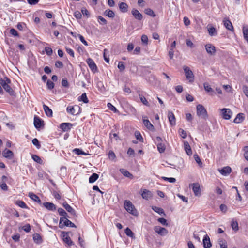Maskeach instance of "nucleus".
<instances>
[{
  "mask_svg": "<svg viewBox=\"0 0 248 248\" xmlns=\"http://www.w3.org/2000/svg\"><path fill=\"white\" fill-rule=\"evenodd\" d=\"M11 83V80L7 77H5L3 78H0V84L4 90L7 92L11 96H15V92L10 86L9 84Z\"/></svg>",
  "mask_w": 248,
  "mask_h": 248,
  "instance_id": "obj_1",
  "label": "nucleus"
},
{
  "mask_svg": "<svg viewBox=\"0 0 248 248\" xmlns=\"http://www.w3.org/2000/svg\"><path fill=\"white\" fill-rule=\"evenodd\" d=\"M66 111L71 115H78L81 112V108L78 105L68 106L66 108Z\"/></svg>",
  "mask_w": 248,
  "mask_h": 248,
  "instance_id": "obj_2",
  "label": "nucleus"
},
{
  "mask_svg": "<svg viewBox=\"0 0 248 248\" xmlns=\"http://www.w3.org/2000/svg\"><path fill=\"white\" fill-rule=\"evenodd\" d=\"M124 207L125 210L129 213L136 215L137 211L135 209L134 206L130 201L125 200L124 202Z\"/></svg>",
  "mask_w": 248,
  "mask_h": 248,
  "instance_id": "obj_3",
  "label": "nucleus"
},
{
  "mask_svg": "<svg viewBox=\"0 0 248 248\" xmlns=\"http://www.w3.org/2000/svg\"><path fill=\"white\" fill-rule=\"evenodd\" d=\"M64 226L76 227V225L66 217H61L59 222V227L62 228Z\"/></svg>",
  "mask_w": 248,
  "mask_h": 248,
  "instance_id": "obj_4",
  "label": "nucleus"
},
{
  "mask_svg": "<svg viewBox=\"0 0 248 248\" xmlns=\"http://www.w3.org/2000/svg\"><path fill=\"white\" fill-rule=\"evenodd\" d=\"M183 69L186 79L189 80V82H193L194 79V76L192 71L186 66H184Z\"/></svg>",
  "mask_w": 248,
  "mask_h": 248,
  "instance_id": "obj_5",
  "label": "nucleus"
},
{
  "mask_svg": "<svg viewBox=\"0 0 248 248\" xmlns=\"http://www.w3.org/2000/svg\"><path fill=\"white\" fill-rule=\"evenodd\" d=\"M197 115L198 116H202L203 118H206L207 117V112L204 107V106L201 104H198L197 106Z\"/></svg>",
  "mask_w": 248,
  "mask_h": 248,
  "instance_id": "obj_6",
  "label": "nucleus"
},
{
  "mask_svg": "<svg viewBox=\"0 0 248 248\" xmlns=\"http://www.w3.org/2000/svg\"><path fill=\"white\" fill-rule=\"evenodd\" d=\"M221 115L223 119L229 120L232 114V111L229 108H224L220 109Z\"/></svg>",
  "mask_w": 248,
  "mask_h": 248,
  "instance_id": "obj_7",
  "label": "nucleus"
},
{
  "mask_svg": "<svg viewBox=\"0 0 248 248\" xmlns=\"http://www.w3.org/2000/svg\"><path fill=\"white\" fill-rule=\"evenodd\" d=\"M61 236L63 241L68 246H70L74 244L73 241L71 240V238L69 236L68 232L63 231L62 232Z\"/></svg>",
  "mask_w": 248,
  "mask_h": 248,
  "instance_id": "obj_8",
  "label": "nucleus"
},
{
  "mask_svg": "<svg viewBox=\"0 0 248 248\" xmlns=\"http://www.w3.org/2000/svg\"><path fill=\"white\" fill-rule=\"evenodd\" d=\"M193 192L196 196L199 197L201 195V190L200 184L198 183H193L191 185Z\"/></svg>",
  "mask_w": 248,
  "mask_h": 248,
  "instance_id": "obj_9",
  "label": "nucleus"
},
{
  "mask_svg": "<svg viewBox=\"0 0 248 248\" xmlns=\"http://www.w3.org/2000/svg\"><path fill=\"white\" fill-rule=\"evenodd\" d=\"M154 230L157 233L161 236H165L168 233V231L166 228L160 226H155L154 227Z\"/></svg>",
  "mask_w": 248,
  "mask_h": 248,
  "instance_id": "obj_10",
  "label": "nucleus"
},
{
  "mask_svg": "<svg viewBox=\"0 0 248 248\" xmlns=\"http://www.w3.org/2000/svg\"><path fill=\"white\" fill-rule=\"evenodd\" d=\"M86 62L89 67L93 72L94 73L97 71V67L93 59L91 58H88Z\"/></svg>",
  "mask_w": 248,
  "mask_h": 248,
  "instance_id": "obj_11",
  "label": "nucleus"
},
{
  "mask_svg": "<svg viewBox=\"0 0 248 248\" xmlns=\"http://www.w3.org/2000/svg\"><path fill=\"white\" fill-rule=\"evenodd\" d=\"M205 49L208 54L214 55L216 53V48L214 46L211 44H207L205 46Z\"/></svg>",
  "mask_w": 248,
  "mask_h": 248,
  "instance_id": "obj_12",
  "label": "nucleus"
},
{
  "mask_svg": "<svg viewBox=\"0 0 248 248\" xmlns=\"http://www.w3.org/2000/svg\"><path fill=\"white\" fill-rule=\"evenodd\" d=\"M73 124L70 123H62L61 124L60 128L64 132L69 131L72 127Z\"/></svg>",
  "mask_w": 248,
  "mask_h": 248,
  "instance_id": "obj_13",
  "label": "nucleus"
},
{
  "mask_svg": "<svg viewBox=\"0 0 248 248\" xmlns=\"http://www.w3.org/2000/svg\"><path fill=\"white\" fill-rule=\"evenodd\" d=\"M219 172L223 176H228L232 172V169L229 166L224 167L222 169H218Z\"/></svg>",
  "mask_w": 248,
  "mask_h": 248,
  "instance_id": "obj_14",
  "label": "nucleus"
},
{
  "mask_svg": "<svg viewBox=\"0 0 248 248\" xmlns=\"http://www.w3.org/2000/svg\"><path fill=\"white\" fill-rule=\"evenodd\" d=\"M43 121L41 118L37 116H35L34 118V125L36 128L39 129L43 126Z\"/></svg>",
  "mask_w": 248,
  "mask_h": 248,
  "instance_id": "obj_15",
  "label": "nucleus"
},
{
  "mask_svg": "<svg viewBox=\"0 0 248 248\" xmlns=\"http://www.w3.org/2000/svg\"><path fill=\"white\" fill-rule=\"evenodd\" d=\"M141 196L144 199L148 200L153 197V194L150 191L144 189L142 191Z\"/></svg>",
  "mask_w": 248,
  "mask_h": 248,
  "instance_id": "obj_16",
  "label": "nucleus"
},
{
  "mask_svg": "<svg viewBox=\"0 0 248 248\" xmlns=\"http://www.w3.org/2000/svg\"><path fill=\"white\" fill-rule=\"evenodd\" d=\"M131 13L137 20H141L143 18L142 15L136 9H133L131 11Z\"/></svg>",
  "mask_w": 248,
  "mask_h": 248,
  "instance_id": "obj_17",
  "label": "nucleus"
},
{
  "mask_svg": "<svg viewBox=\"0 0 248 248\" xmlns=\"http://www.w3.org/2000/svg\"><path fill=\"white\" fill-rule=\"evenodd\" d=\"M203 245L204 248H210L212 246L210 238L207 234L203 238Z\"/></svg>",
  "mask_w": 248,
  "mask_h": 248,
  "instance_id": "obj_18",
  "label": "nucleus"
},
{
  "mask_svg": "<svg viewBox=\"0 0 248 248\" xmlns=\"http://www.w3.org/2000/svg\"><path fill=\"white\" fill-rule=\"evenodd\" d=\"M2 155L3 157L8 159H12L14 157L13 153L6 148L3 151Z\"/></svg>",
  "mask_w": 248,
  "mask_h": 248,
  "instance_id": "obj_19",
  "label": "nucleus"
},
{
  "mask_svg": "<svg viewBox=\"0 0 248 248\" xmlns=\"http://www.w3.org/2000/svg\"><path fill=\"white\" fill-rule=\"evenodd\" d=\"M208 33L211 36H215L217 34V32L215 27L212 26L211 25H208L207 26Z\"/></svg>",
  "mask_w": 248,
  "mask_h": 248,
  "instance_id": "obj_20",
  "label": "nucleus"
},
{
  "mask_svg": "<svg viewBox=\"0 0 248 248\" xmlns=\"http://www.w3.org/2000/svg\"><path fill=\"white\" fill-rule=\"evenodd\" d=\"M168 117L170 125H175L176 124L175 118L173 113L169 111L168 113Z\"/></svg>",
  "mask_w": 248,
  "mask_h": 248,
  "instance_id": "obj_21",
  "label": "nucleus"
},
{
  "mask_svg": "<svg viewBox=\"0 0 248 248\" xmlns=\"http://www.w3.org/2000/svg\"><path fill=\"white\" fill-rule=\"evenodd\" d=\"M43 205L47 209L50 211H54L56 209L55 205L51 202H44L43 203Z\"/></svg>",
  "mask_w": 248,
  "mask_h": 248,
  "instance_id": "obj_22",
  "label": "nucleus"
},
{
  "mask_svg": "<svg viewBox=\"0 0 248 248\" xmlns=\"http://www.w3.org/2000/svg\"><path fill=\"white\" fill-rule=\"evenodd\" d=\"M43 108L45 112V114L46 116H47L49 117H52L53 112L51 108H50L47 106L45 104L43 105Z\"/></svg>",
  "mask_w": 248,
  "mask_h": 248,
  "instance_id": "obj_23",
  "label": "nucleus"
},
{
  "mask_svg": "<svg viewBox=\"0 0 248 248\" xmlns=\"http://www.w3.org/2000/svg\"><path fill=\"white\" fill-rule=\"evenodd\" d=\"M184 146L186 154L189 155H191L192 154V150L191 149L190 146L187 141H185L184 142Z\"/></svg>",
  "mask_w": 248,
  "mask_h": 248,
  "instance_id": "obj_24",
  "label": "nucleus"
},
{
  "mask_svg": "<svg viewBox=\"0 0 248 248\" xmlns=\"http://www.w3.org/2000/svg\"><path fill=\"white\" fill-rule=\"evenodd\" d=\"M143 123L144 125L150 130L153 131L154 130V127L151 122L147 119H143Z\"/></svg>",
  "mask_w": 248,
  "mask_h": 248,
  "instance_id": "obj_25",
  "label": "nucleus"
},
{
  "mask_svg": "<svg viewBox=\"0 0 248 248\" xmlns=\"http://www.w3.org/2000/svg\"><path fill=\"white\" fill-rule=\"evenodd\" d=\"M63 206L66 210V211L69 212L72 215H75L76 212L73 208L70 206L67 202H64L62 204Z\"/></svg>",
  "mask_w": 248,
  "mask_h": 248,
  "instance_id": "obj_26",
  "label": "nucleus"
},
{
  "mask_svg": "<svg viewBox=\"0 0 248 248\" xmlns=\"http://www.w3.org/2000/svg\"><path fill=\"white\" fill-rule=\"evenodd\" d=\"M29 196L31 199H32L34 202H37V203H39L40 204H41V201L40 198L36 194H35L33 193H29Z\"/></svg>",
  "mask_w": 248,
  "mask_h": 248,
  "instance_id": "obj_27",
  "label": "nucleus"
},
{
  "mask_svg": "<svg viewBox=\"0 0 248 248\" xmlns=\"http://www.w3.org/2000/svg\"><path fill=\"white\" fill-rule=\"evenodd\" d=\"M120 171L121 173L125 177H127L131 179L133 178V175L130 173L129 171H128L124 169H121L120 170Z\"/></svg>",
  "mask_w": 248,
  "mask_h": 248,
  "instance_id": "obj_28",
  "label": "nucleus"
},
{
  "mask_svg": "<svg viewBox=\"0 0 248 248\" xmlns=\"http://www.w3.org/2000/svg\"><path fill=\"white\" fill-rule=\"evenodd\" d=\"M224 26L228 30L232 31L233 30V26L231 23V22L229 20H225L223 21Z\"/></svg>",
  "mask_w": 248,
  "mask_h": 248,
  "instance_id": "obj_29",
  "label": "nucleus"
},
{
  "mask_svg": "<svg viewBox=\"0 0 248 248\" xmlns=\"http://www.w3.org/2000/svg\"><path fill=\"white\" fill-rule=\"evenodd\" d=\"M243 113H239L237 115L236 117L233 120V122L236 124H239L241 123L244 120V117L243 116Z\"/></svg>",
  "mask_w": 248,
  "mask_h": 248,
  "instance_id": "obj_30",
  "label": "nucleus"
},
{
  "mask_svg": "<svg viewBox=\"0 0 248 248\" xmlns=\"http://www.w3.org/2000/svg\"><path fill=\"white\" fill-rule=\"evenodd\" d=\"M152 209L155 212L157 213L160 215L165 216V214L164 210L160 207H158L155 206H153Z\"/></svg>",
  "mask_w": 248,
  "mask_h": 248,
  "instance_id": "obj_31",
  "label": "nucleus"
},
{
  "mask_svg": "<svg viewBox=\"0 0 248 248\" xmlns=\"http://www.w3.org/2000/svg\"><path fill=\"white\" fill-rule=\"evenodd\" d=\"M243 33L245 39L248 43V28L246 25L243 26Z\"/></svg>",
  "mask_w": 248,
  "mask_h": 248,
  "instance_id": "obj_32",
  "label": "nucleus"
},
{
  "mask_svg": "<svg viewBox=\"0 0 248 248\" xmlns=\"http://www.w3.org/2000/svg\"><path fill=\"white\" fill-rule=\"evenodd\" d=\"M119 8L122 12L125 13L127 11L128 5L126 3L121 2L119 4Z\"/></svg>",
  "mask_w": 248,
  "mask_h": 248,
  "instance_id": "obj_33",
  "label": "nucleus"
},
{
  "mask_svg": "<svg viewBox=\"0 0 248 248\" xmlns=\"http://www.w3.org/2000/svg\"><path fill=\"white\" fill-rule=\"evenodd\" d=\"M78 101H82L84 103H87L89 102V100L87 97L86 93H83L82 94V95L78 97Z\"/></svg>",
  "mask_w": 248,
  "mask_h": 248,
  "instance_id": "obj_34",
  "label": "nucleus"
},
{
  "mask_svg": "<svg viewBox=\"0 0 248 248\" xmlns=\"http://www.w3.org/2000/svg\"><path fill=\"white\" fill-rule=\"evenodd\" d=\"M99 177V175L95 173H93L89 178V182L90 183H94Z\"/></svg>",
  "mask_w": 248,
  "mask_h": 248,
  "instance_id": "obj_35",
  "label": "nucleus"
},
{
  "mask_svg": "<svg viewBox=\"0 0 248 248\" xmlns=\"http://www.w3.org/2000/svg\"><path fill=\"white\" fill-rule=\"evenodd\" d=\"M33 239L34 241L37 244H40L42 242L41 237L39 234L36 233L33 235Z\"/></svg>",
  "mask_w": 248,
  "mask_h": 248,
  "instance_id": "obj_36",
  "label": "nucleus"
},
{
  "mask_svg": "<svg viewBox=\"0 0 248 248\" xmlns=\"http://www.w3.org/2000/svg\"><path fill=\"white\" fill-rule=\"evenodd\" d=\"M104 15L110 18H113L115 16L114 12L111 10H106L104 12Z\"/></svg>",
  "mask_w": 248,
  "mask_h": 248,
  "instance_id": "obj_37",
  "label": "nucleus"
},
{
  "mask_svg": "<svg viewBox=\"0 0 248 248\" xmlns=\"http://www.w3.org/2000/svg\"><path fill=\"white\" fill-rule=\"evenodd\" d=\"M231 227L235 231H237L239 229L238 222L236 220H232L231 221Z\"/></svg>",
  "mask_w": 248,
  "mask_h": 248,
  "instance_id": "obj_38",
  "label": "nucleus"
},
{
  "mask_svg": "<svg viewBox=\"0 0 248 248\" xmlns=\"http://www.w3.org/2000/svg\"><path fill=\"white\" fill-rule=\"evenodd\" d=\"M157 149L159 153H163L165 150V146L162 143H159L157 144Z\"/></svg>",
  "mask_w": 248,
  "mask_h": 248,
  "instance_id": "obj_39",
  "label": "nucleus"
},
{
  "mask_svg": "<svg viewBox=\"0 0 248 248\" xmlns=\"http://www.w3.org/2000/svg\"><path fill=\"white\" fill-rule=\"evenodd\" d=\"M16 204L18 206L22 208H27V206L26 203L21 200H17L16 202Z\"/></svg>",
  "mask_w": 248,
  "mask_h": 248,
  "instance_id": "obj_40",
  "label": "nucleus"
},
{
  "mask_svg": "<svg viewBox=\"0 0 248 248\" xmlns=\"http://www.w3.org/2000/svg\"><path fill=\"white\" fill-rule=\"evenodd\" d=\"M125 233L126 234L127 236L130 237H133L134 236V233L132 232L130 229L129 228H126L124 230Z\"/></svg>",
  "mask_w": 248,
  "mask_h": 248,
  "instance_id": "obj_41",
  "label": "nucleus"
},
{
  "mask_svg": "<svg viewBox=\"0 0 248 248\" xmlns=\"http://www.w3.org/2000/svg\"><path fill=\"white\" fill-rule=\"evenodd\" d=\"M145 13L146 14L152 17L155 16V14L154 13V11L150 8H147L145 9Z\"/></svg>",
  "mask_w": 248,
  "mask_h": 248,
  "instance_id": "obj_42",
  "label": "nucleus"
},
{
  "mask_svg": "<svg viewBox=\"0 0 248 248\" xmlns=\"http://www.w3.org/2000/svg\"><path fill=\"white\" fill-rule=\"evenodd\" d=\"M135 136L136 138V139L139 140L140 141L143 142V139L140 134V133L138 131H136L135 132Z\"/></svg>",
  "mask_w": 248,
  "mask_h": 248,
  "instance_id": "obj_43",
  "label": "nucleus"
},
{
  "mask_svg": "<svg viewBox=\"0 0 248 248\" xmlns=\"http://www.w3.org/2000/svg\"><path fill=\"white\" fill-rule=\"evenodd\" d=\"M58 211L59 212V215L63 217H65L66 216H67V213L62 208H58Z\"/></svg>",
  "mask_w": 248,
  "mask_h": 248,
  "instance_id": "obj_44",
  "label": "nucleus"
},
{
  "mask_svg": "<svg viewBox=\"0 0 248 248\" xmlns=\"http://www.w3.org/2000/svg\"><path fill=\"white\" fill-rule=\"evenodd\" d=\"M31 157H32V159L35 162H36L38 163H40V164H41L42 163L41 159L40 158V157L39 156H38L37 155H32Z\"/></svg>",
  "mask_w": 248,
  "mask_h": 248,
  "instance_id": "obj_45",
  "label": "nucleus"
},
{
  "mask_svg": "<svg viewBox=\"0 0 248 248\" xmlns=\"http://www.w3.org/2000/svg\"><path fill=\"white\" fill-rule=\"evenodd\" d=\"M32 144L36 147L37 149H40L41 145L37 139L34 138L32 140Z\"/></svg>",
  "mask_w": 248,
  "mask_h": 248,
  "instance_id": "obj_46",
  "label": "nucleus"
},
{
  "mask_svg": "<svg viewBox=\"0 0 248 248\" xmlns=\"http://www.w3.org/2000/svg\"><path fill=\"white\" fill-rule=\"evenodd\" d=\"M46 85L48 89L49 90H52L54 87V83L50 80H48L47 81Z\"/></svg>",
  "mask_w": 248,
  "mask_h": 248,
  "instance_id": "obj_47",
  "label": "nucleus"
},
{
  "mask_svg": "<svg viewBox=\"0 0 248 248\" xmlns=\"http://www.w3.org/2000/svg\"><path fill=\"white\" fill-rule=\"evenodd\" d=\"M74 152L77 155H87V154L84 152L83 151H82L81 149L78 148H75L74 149Z\"/></svg>",
  "mask_w": 248,
  "mask_h": 248,
  "instance_id": "obj_48",
  "label": "nucleus"
},
{
  "mask_svg": "<svg viewBox=\"0 0 248 248\" xmlns=\"http://www.w3.org/2000/svg\"><path fill=\"white\" fill-rule=\"evenodd\" d=\"M178 132L180 134V135L183 138V139H185L187 137V134L186 132L182 128H180L178 130Z\"/></svg>",
  "mask_w": 248,
  "mask_h": 248,
  "instance_id": "obj_49",
  "label": "nucleus"
},
{
  "mask_svg": "<svg viewBox=\"0 0 248 248\" xmlns=\"http://www.w3.org/2000/svg\"><path fill=\"white\" fill-rule=\"evenodd\" d=\"M203 86L206 92L210 93L213 91V89L207 83H204Z\"/></svg>",
  "mask_w": 248,
  "mask_h": 248,
  "instance_id": "obj_50",
  "label": "nucleus"
},
{
  "mask_svg": "<svg viewBox=\"0 0 248 248\" xmlns=\"http://www.w3.org/2000/svg\"><path fill=\"white\" fill-rule=\"evenodd\" d=\"M98 21L100 24L102 25H106L107 23V20L101 16H99L98 17Z\"/></svg>",
  "mask_w": 248,
  "mask_h": 248,
  "instance_id": "obj_51",
  "label": "nucleus"
},
{
  "mask_svg": "<svg viewBox=\"0 0 248 248\" xmlns=\"http://www.w3.org/2000/svg\"><path fill=\"white\" fill-rule=\"evenodd\" d=\"M157 221L159 223H160L161 224H162L163 225H164L166 226H168V223H167L166 219L164 218H159L157 219Z\"/></svg>",
  "mask_w": 248,
  "mask_h": 248,
  "instance_id": "obj_52",
  "label": "nucleus"
},
{
  "mask_svg": "<svg viewBox=\"0 0 248 248\" xmlns=\"http://www.w3.org/2000/svg\"><path fill=\"white\" fill-rule=\"evenodd\" d=\"M162 179H163L165 181H167L169 182L170 183H173L176 182V179L174 178L170 177H162Z\"/></svg>",
  "mask_w": 248,
  "mask_h": 248,
  "instance_id": "obj_53",
  "label": "nucleus"
},
{
  "mask_svg": "<svg viewBox=\"0 0 248 248\" xmlns=\"http://www.w3.org/2000/svg\"><path fill=\"white\" fill-rule=\"evenodd\" d=\"M243 151L244 152V157L248 161V146H246L243 148Z\"/></svg>",
  "mask_w": 248,
  "mask_h": 248,
  "instance_id": "obj_54",
  "label": "nucleus"
},
{
  "mask_svg": "<svg viewBox=\"0 0 248 248\" xmlns=\"http://www.w3.org/2000/svg\"><path fill=\"white\" fill-rule=\"evenodd\" d=\"M107 53H108V50H107L106 49H105L104 50V54H103L104 59L105 61L107 63H109V58L108 57H107Z\"/></svg>",
  "mask_w": 248,
  "mask_h": 248,
  "instance_id": "obj_55",
  "label": "nucleus"
},
{
  "mask_svg": "<svg viewBox=\"0 0 248 248\" xmlns=\"http://www.w3.org/2000/svg\"><path fill=\"white\" fill-rule=\"evenodd\" d=\"M118 68L120 71H123L125 69V66L123 62H119L118 64Z\"/></svg>",
  "mask_w": 248,
  "mask_h": 248,
  "instance_id": "obj_56",
  "label": "nucleus"
},
{
  "mask_svg": "<svg viewBox=\"0 0 248 248\" xmlns=\"http://www.w3.org/2000/svg\"><path fill=\"white\" fill-rule=\"evenodd\" d=\"M108 107L109 108V109L114 112H116L118 111L117 108L110 103H108L107 104Z\"/></svg>",
  "mask_w": 248,
  "mask_h": 248,
  "instance_id": "obj_57",
  "label": "nucleus"
},
{
  "mask_svg": "<svg viewBox=\"0 0 248 248\" xmlns=\"http://www.w3.org/2000/svg\"><path fill=\"white\" fill-rule=\"evenodd\" d=\"M141 41L143 44L145 45L148 44V37L146 35H142L141 36Z\"/></svg>",
  "mask_w": 248,
  "mask_h": 248,
  "instance_id": "obj_58",
  "label": "nucleus"
},
{
  "mask_svg": "<svg viewBox=\"0 0 248 248\" xmlns=\"http://www.w3.org/2000/svg\"><path fill=\"white\" fill-rule=\"evenodd\" d=\"M45 50L46 54L48 56H51L52 54L53 51L51 48L46 46L45 47Z\"/></svg>",
  "mask_w": 248,
  "mask_h": 248,
  "instance_id": "obj_59",
  "label": "nucleus"
},
{
  "mask_svg": "<svg viewBox=\"0 0 248 248\" xmlns=\"http://www.w3.org/2000/svg\"><path fill=\"white\" fill-rule=\"evenodd\" d=\"M194 157L196 162L199 164V165L202 166V163L201 161L199 156L197 155H194Z\"/></svg>",
  "mask_w": 248,
  "mask_h": 248,
  "instance_id": "obj_60",
  "label": "nucleus"
},
{
  "mask_svg": "<svg viewBox=\"0 0 248 248\" xmlns=\"http://www.w3.org/2000/svg\"><path fill=\"white\" fill-rule=\"evenodd\" d=\"M0 187L4 191H7L8 188V186L4 182L0 183Z\"/></svg>",
  "mask_w": 248,
  "mask_h": 248,
  "instance_id": "obj_61",
  "label": "nucleus"
},
{
  "mask_svg": "<svg viewBox=\"0 0 248 248\" xmlns=\"http://www.w3.org/2000/svg\"><path fill=\"white\" fill-rule=\"evenodd\" d=\"M219 244L220 245V248H227V245L226 242L222 240L219 241Z\"/></svg>",
  "mask_w": 248,
  "mask_h": 248,
  "instance_id": "obj_62",
  "label": "nucleus"
},
{
  "mask_svg": "<svg viewBox=\"0 0 248 248\" xmlns=\"http://www.w3.org/2000/svg\"><path fill=\"white\" fill-rule=\"evenodd\" d=\"M62 85L64 87H69V83L67 80L66 78H63L62 80Z\"/></svg>",
  "mask_w": 248,
  "mask_h": 248,
  "instance_id": "obj_63",
  "label": "nucleus"
},
{
  "mask_svg": "<svg viewBox=\"0 0 248 248\" xmlns=\"http://www.w3.org/2000/svg\"><path fill=\"white\" fill-rule=\"evenodd\" d=\"M22 229L26 232H30L31 229V226L29 224H27L26 225L22 227Z\"/></svg>",
  "mask_w": 248,
  "mask_h": 248,
  "instance_id": "obj_64",
  "label": "nucleus"
}]
</instances>
